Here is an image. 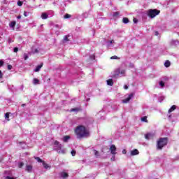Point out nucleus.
Instances as JSON below:
<instances>
[{
  "mask_svg": "<svg viewBox=\"0 0 179 179\" xmlns=\"http://www.w3.org/2000/svg\"><path fill=\"white\" fill-rule=\"evenodd\" d=\"M160 13V10H157V9H150L148 11V16H149V17H151V19H153V17H156V16H157V15H159Z\"/></svg>",
  "mask_w": 179,
  "mask_h": 179,
  "instance_id": "nucleus-3",
  "label": "nucleus"
},
{
  "mask_svg": "<svg viewBox=\"0 0 179 179\" xmlns=\"http://www.w3.org/2000/svg\"><path fill=\"white\" fill-rule=\"evenodd\" d=\"M24 106H26V103L22 104L21 107H24Z\"/></svg>",
  "mask_w": 179,
  "mask_h": 179,
  "instance_id": "nucleus-52",
  "label": "nucleus"
},
{
  "mask_svg": "<svg viewBox=\"0 0 179 179\" xmlns=\"http://www.w3.org/2000/svg\"><path fill=\"white\" fill-rule=\"evenodd\" d=\"M7 68H8V71H10V69H12L13 66H12V65L8 64V65L7 66Z\"/></svg>",
  "mask_w": 179,
  "mask_h": 179,
  "instance_id": "nucleus-38",
  "label": "nucleus"
},
{
  "mask_svg": "<svg viewBox=\"0 0 179 179\" xmlns=\"http://www.w3.org/2000/svg\"><path fill=\"white\" fill-rule=\"evenodd\" d=\"M10 114V113L8 112V113H6L5 114V118L6 120H7L8 121H9V115Z\"/></svg>",
  "mask_w": 179,
  "mask_h": 179,
  "instance_id": "nucleus-26",
  "label": "nucleus"
},
{
  "mask_svg": "<svg viewBox=\"0 0 179 179\" xmlns=\"http://www.w3.org/2000/svg\"><path fill=\"white\" fill-rule=\"evenodd\" d=\"M43 65H44L43 63H41L40 65H38L34 69V72H40V69L43 68Z\"/></svg>",
  "mask_w": 179,
  "mask_h": 179,
  "instance_id": "nucleus-9",
  "label": "nucleus"
},
{
  "mask_svg": "<svg viewBox=\"0 0 179 179\" xmlns=\"http://www.w3.org/2000/svg\"><path fill=\"white\" fill-rule=\"evenodd\" d=\"M17 5H18V6H22L23 5V1H18Z\"/></svg>",
  "mask_w": 179,
  "mask_h": 179,
  "instance_id": "nucleus-35",
  "label": "nucleus"
},
{
  "mask_svg": "<svg viewBox=\"0 0 179 179\" xmlns=\"http://www.w3.org/2000/svg\"><path fill=\"white\" fill-rule=\"evenodd\" d=\"M37 52H38V49H35L34 54H37Z\"/></svg>",
  "mask_w": 179,
  "mask_h": 179,
  "instance_id": "nucleus-48",
  "label": "nucleus"
},
{
  "mask_svg": "<svg viewBox=\"0 0 179 179\" xmlns=\"http://www.w3.org/2000/svg\"><path fill=\"white\" fill-rule=\"evenodd\" d=\"M3 78V74L2 73V71L0 70V79H2Z\"/></svg>",
  "mask_w": 179,
  "mask_h": 179,
  "instance_id": "nucleus-39",
  "label": "nucleus"
},
{
  "mask_svg": "<svg viewBox=\"0 0 179 179\" xmlns=\"http://www.w3.org/2000/svg\"><path fill=\"white\" fill-rule=\"evenodd\" d=\"M54 145H55L56 146L59 145H60V144H59V141H55V143H54Z\"/></svg>",
  "mask_w": 179,
  "mask_h": 179,
  "instance_id": "nucleus-37",
  "label": "nucleus"
},
{
  "mask_svg": "<svg viewBox=\"0 0 179 179\" xmlns=\"http://www.w3.org/2000/svg\"><path fill=\"white\" fill-rule=\"evenodd\" d=\"M33 83H34V85H38V83H40V80H38L37 78H34Z\"/></svg>",
  "mask_w": 179,
  "mask_h": 179,
  "instance_id": "nucleus-20",
  "label": "nucleus"
},
{
  "mask_svg": "<svg viewBox=\"0 0 179 179\" xmlns=\"http://www.w3.org/2000/svg\"><path fill=\"white\" fill-rule=\"evenodd\" d=\"M60 176L62 178H68L69 175L66 172H61Z\"/></svg>",
  "mask_w": 179,
  "mask_h": 179,
  "instance_id": "nucleus-8",
  "label": "nucleus"
},
{
  "mask_svg": "<svg viewBox=\"0 0 179 179\" xmlns=\"http://www.w3.org/2000/svg\"><path fill=\"white\" fill-rule=\"evenodd\" d=\"M145 138L148 141H149V139H153V138H155V134H153L152 133H148V134H145Z\"/></svg>",
  "mask_w": 179,
  "mask_h": 179,
  "instance_id": "nucleus-6",
  "label": "nucleus"
},
{
  "mask_svg": "<svg viewBox=\"0 0 179 179\" xmlns=\"http://www.w3.org/2000/svg\"><path fill=\"white\" fill-rule=\"evenodd\" d=\"M17 19H22V16L18 15V16L17 17Z\"/></svg>",
  "mask_w": 179,
  "mask_h": 179,
  "instance_id": "nucleus-51",
  "label": "nucleus"
},
{
  "mask_svg": "<svg viewBox=\"0 0 179 179\" xmlns=\"http://www.w3.org/2000/svg\"><path fill=\"white\" fill-rule=\"evenodd\" d=\"M69 139H71V136H65L64 138H63V142H68V141H69Z\"/></svg>",
  "mask_w": 179,
  "mask_h": 179,
  "instance_id": "nucleus-17",
  "label": "nucleus"
},
{
  "mask_svg": "<svg viewBox=\"0 0 179 179\" xmlns=\"http://www.w3.org/2000/svg\"><path fill=\"white\" fill-rule=\"evenodd\" d=\"M134 23H138V20H136V18H134Z\"/></svg>",
  "mask_w": 179,
  "mask_h": 179,
  "instance_id": "nucleus-47",
  "label": "nucleus"
},
{
  "mask_svg": "<svg viewBox=\"0 0 179 179\" xmlns=\"http://www.w3.org/2000/svg\"><path fill=\"white\" fill-rule=\"evenodd\" d=\"M94 155L96 156V157H99V156H100V153L99 152V151L94 150Z\"/></svg>",
  "mask_w": 179,
  "mask_h": 179,
  "instance_id": "nucleus-22",
  "label": "nucleus"
},
{
  "mask_svg": "<svg viewBox=\"0 0 179 179\" xmlns=\"http://www.w3.org/2000/svg\"><path fill=\"white\" fill-rule=\"evenodd\" d=\"M159 85L161 86V87H164V82L160 81L159 82Z\"/></svg>",
  "mask_w": 179,
  "mask_h": 179,
  "instance_id": "nucleus-33",
  "label": "nucleus"
},
{
  "mask_svg": "<svg viewBox=\"0 0 179 179\" xmlns=\"http://www.w3.org/2000/svg\"><path fill=\"white\" fill-rule=\"evenodd\" d=\"M72 15H69V14H66L64 15V19H69V17H71Z\"/></svg>",
  "mask_w": 179,
  "mask_h": 179,
  "instance_id": "nucleus-32",
  "label": "nucleus"
},
{
  "mask_svg": "<svg viewBox=\"0 0 179 179\" xmlns=\"http://www.w3.org/2000/svg\"><path fill=\"white\" fill-rule=\"evenodd\" d=\"M134 93H131L129 95V96L127 98H126L125 99H124L122 101L123 103H128V101H129L131 100V99H132V97H134Z\"/></svg>",
  "mask_w": 179,
  "mask_h": 179,
  "instance_id": "nucleus-7",
  "label": "nucleus"
},
{
  "mask_svg": "<svg viewBox=\"0 0 179 179\" xmlns=\"http://www.w3.org/2000/svg\"><path fill=\"white\" fill-rule=\"evenodd\" d=\"M31 170H33V166L27 165L26 171H28V173H31Z\"/></svg>",
  "mask_w": 179,
  "mask_h": 179,
  "instance_id": "nucleus-11",
  "label": "nucleus"
},
{
  "mask_svg": "<svg viewBox=\"0 0 179 179\" xmlns=\"http://www.w3.org/2000/svg\"><path fill=\"white\" fill-rule=\"evenodd\" d=\"M17 51H19V48H14V52H17Z\"/></svg>",
  "mask_w": 179,
  "mask_h": 179,
  "instance_id": "nucleus-42",
  "label": "nucleus"
},
{
  "mask_svg": "<svg viewBox=\"0 0 179 179\" xmlns=\"http://www.w3.org/2000/svg\"><path fill=\"white\" fill-rule=\"evenodd\" d=\"M110 160L112 162H115V155H113L112 157L110 158Z\"/></svg>",
  "mask_w": 179,
  "mask_h": 179,
  "instance_id": "nucleus-34",
  "label": "nucleus"
},
{
  "mask_svg": "<svg viewBox=\"0 0 179 179\" xmlns=\"http://www.w3.org/2000/svg\"><path fill=\"white\" fill-rule=\"evenodd\" d=\"M107 85L108 86H114V82L113 81V79L107 80Z\"/></svg>",
  "mask_w": 179,
  "mask_h": 179,
  "instance_id": "nucleus-12",
  "label": "nucleus"
},
{
  "mask_svg": "<svg viewBox=\"0 0 179 179\" xmlns=\"http://www.w3.org/2000/svg\"><path fill=\"white\" fill-rule=\"evenodd\" d=\"M69 37V35H66L64 36V41H69V39L68 38Z\"/></svg>",
  "mask_w": 179,
  "mask_h": 179,
  "instance_id": "nucleus-28",
  "label": "nucleus"
},
{
  "mask_svg": "<svg viewBox=\"0 0 179 179\" xmlns=\"http://www.w3.org/2000/svg\"><path fill=\"white\" fill-rule=\"evenodd\" d=\"M122 22L124 24H127V23H129V20L127 17H123Z\"/></svg>",
  "mask_w": 179,
  "mask_h": 179,
  "instance_id": "nucleus-19",
  "label": "nucleus"
},
{
  "mask_svg": "<svg viewBox=\"0 0 179 179\" xmlns=\"http://www.w3.org/2000/svg\"><path fill=\"white\" fill-rule=\"evenodd\" d=\"M8 43L10 44V43H13V41H12L10 38H8Z\"/></svg>",
  "mask_w": 179,
  "mask_h": 179,
  "instance_id": "nucleus-43",
  "label": "nucleus"
},
{
  "mask_svg": "<svg viewBox=\"0 0 179 179\" xmlns=\"http://www.w3.org/2000/svg\"><path fill=\"white\" fill-rule=\"evenodd\" d=\"M24 61H27V59H29V56L26 53L24 54Z\"/></svg>",
  "mask_w": 179,
  "mask_h": 179,
  "instance_id": "nucleus-30",
  "label": "nucleus"
},
{
  "mask_svg": "<svg viewBox=\"0 0 179 179\" xmlns=\"http://www.w3.org/2000/svg\"><path fill=\"white\" fill-rule=\"evenodd\" d=\"M55 150L59 153V155H65V149H62V144L57 145Z\"/></svg>",
  "mask_w": 179,
  "mask_h": 179,
  "instance_id": "nucleus-4",
  "label": "nucleus"
},
{
  "mask_svg": "<svg viewBox=\"0 0 179 179\" xmlns=\"http://www.w3.org/2000/svg\"><path fill=\"white\" fill-rule=\"evenodd\" d=\"M141 121H143V122H148V117L144 116V117H141Z\"/></svg>",
  "mask_w": 179,
  "mask_h": 179,
  "instance_id": "nucleus-25",
  "label": "nucleus"
},
{
  "mask_svg": "<svg viewBox=\"0 0 179 179\" xmlns=\"http://www.w3.org/2000/svg\"><path fill=\"white\" fill-rule=\"evenodd\" d=\"M170 65H171V63L170 62V61L166 60L164 63V66H166V68H169L170 67Z\"/></svg>",
  "mask_w": 179,
  "mask_h": 179,
  "instance_id": "nucleus-18",
  "label": "nucleus"
},
{
  "mask_svg": "<svg viewBox=\"0 0 179 179\" xmlns=\"http://www.w3.org/2000/svg\"><path fill=\"white\" fill-rule=\"evenodd\" d=\"M75 132L78 138H87L90 136V133H89V130L86 129V127H85V126H78L76 128Z\"/></svg>",
  "mask_w": 179,
  "mask_h": 179,
  "instance_id": "nucleus-1",
  "label": "nucleus"
},
{
  "mask_svg": "<svg viewBox=\"0 0 179 179\" xmlns=\"http://www.w3.org/2000/svg\"><path fill=\"white\" fill-rule=\"evenodd\" d=\"M24 16L25 17H27V12H26V11L24 12Z\"/></svg>",
  "mask_w": 179,
  "mask_h": 179,
  "instance_id": "nucleus-44",
  "label": "nucleus"
},
{
  "mask_svg": "<svg viewBox=\"0 0 179 179\" xmlns=\"http://www.w3.org/2000/svg\"><path fill=\"white\" fill-rule=\"evenodd\" d=\"M116 72H118V73H120L121 75H124L125 73V70H122L120 71V69H118Z\"/></svg>",
  "mask_w": 179,
  "mask_h": 179,
  "instance_id": "nucleus-23",
  "label": "nucleus"
},
{
  "mask_svg": "<svg viewBox=\"0 0 179 179\" xmlns=\"http://www.w3.org/2000/svg\"><path fill=\"white\" fill-rule=\"evenodd\" d=\"M41 18L43 20L48 19V14L46 13H43L41 15Z\"/></svg>",
  "mask_w": 179,
  "mask_h": 179,
  "instance_id": "nucleus-15",
  "label": "nucleus"
},
{
  "mask_svg": "<svg viewBox=\"0 0 179 179\" xmlns=\"http://www.w3.org/2000/svg\"><path fill=\"white\" fill-rule=\"evenodd\" d=\"M35 159L37 160L38 163H44V161H43V159H41V158L38 157H35Z\"/></svg>",
  "mask_w": 179,
  "mask_h": 179,
  "instance_id": "nucleus-24",
  "label": "nucleus"
},
{
  "mask_svg": "<svg viewBox=\"0 0 179 179\" xmlns=\"http://www.w3.org/2000/svg\"><path fill=\"white\" fill-rule=\"evenodd\" d=\"M111 155H117V147L115 145H112L110 148Z\"/></svg>",
  "mask_w": 179,
  "mask_h": 179,
  "instance_id": "nucleus-5",
  "label": "nucleus"
},
{
  "mask_svg": "<svg viewBox=\"0 0 179 179\" xmlns=\"http://www.w3.org/2000/svg\"><path fill=\"white\" fill-rule=\"evenodd\" d=\"M119 15H120V12H118V11H116L113 13L114 17H117V16H119Z\"/></svg>",
  "mask_w": 179,
  "mask_h": 179,
  "instance_id": "nucleus-27",
  "label": "nucleus"
},
{
  "mask_svg": "<svg viewBox=\"0 0 179 179\" xmlns=\"http://www.w3.org/2000/svg\"><path fill=\"white\" fill-rule=\"evenodd\" d=\"M155 36H159V31H155Z\"/></svg>",
  "mask_w": 179,
  "mask_h": 179,
  "instance_id": "nucleus-50",
  "label": "nucleus"
},
{
  "mask_svg": "<svg viewBox=\"0 0 179 179\" xmlns=\"http://www.w3.org/2000/svg\"><path fill=\"white\" fill-rule=\"evenodd\" d=\"M6 178V179H15V178H13L10 177V176H7Z\"/></svg>",
  "mask_w": 179,
  "mask_h": 179,
  "instance_id": "nucleus-49",
  "label": "nucleus"
},
{
  "mask_svg": "<svg viewBox=\"0 0 179 179\" xmlns=\"http://www.w3.org/2000/svg\"><path fill=\"white\" fill-rule=\"evenodd\" d=\"M124 89H125V90H128V85H124Z\"/></svg>",
  "mask_w": 179,
  "mask_h": 179,
  "instance_id": "nucleus-46",
  "label": "nucleus"
},
{
  "mask_svg": "<svg viewBox=\"0 0 179 179\" xmlns=\"http://www.w3.org/2000/svg\"><path fill=\"white\" fill-rule=\"evenodd\" d=\"M120 73L117 72L113 75V78H118Z\"/></svg>",
  "mask_w": 179,
  "mask_h": 179,
  "instance_id": "nucleus-31",
  "label": "nucleus"
},
{
  "mask_svg": "<svg viewBox=\"0 0 179 179\" xmlns=\"http://www.w3.org/2000/svg\"><path fill=\"white\" fill-rule=\"evenodd\" d=\"M71 155H72V156H75V155H76V151L72 150L71 151Z\"/></svg>",
  "mask_w": 179,
  "mask_h": 179,
  "instance_id": "nucleus-40",
  "label": "nucleus"
},
{
  "mask_svg": "<svg viewBox=\"0 0 179 179\" xmlns=\"http://www.w3.org/2000/svg\"><path fill=\"white\" fill-rule=\"evenodd\" d=\"M110 59H119V58L117 57V56H112L111 57H110Z\"/></svg>",
  "mask_w": 179,
  "mask_h": 179,
  "instance_id": "nucleus-36",
  "label": "nucleus"
},
{
  "mask_svg": "<svg viewBox=\"0 0 179 179\" xmlns=\"http://www.w3.org/2000/svg\"><path fill=\"white\" fill-rule=\"evenodd\" d=\"M176 108H177V106L176 105H173L171 108L168 110V113L170 114V113H173V111H174V110H176Z\"/></svg>",
  "mask_w": 179,
  "mask_h": 179,
  "instance_id": "nucleus-13",
  "label": "nucleus"
},
{
  "mask_svg": "<svg viewBox=\"0 0 179 179\" xmlns=\"http://www.w3.org/2000/svg\"><path fill=\"white\" fill-rule=\"evenodd\" d=\"M1 66H3V61L0 60V68Z\"/></svg>",
  "mask_w": 179,
  "mask_h": 179,
  "instance_id": "nucleus-41",
  "label": "nucleus"
},
{
  "mask_svg": "<svg viewBox=\"0 0 179 179\" xmlns=\"http://www.w3.org/2000/svg\"><path fill=\"white\" fill-rule=\"evenodd\" d=\"M71 113H73L74 111H82V108H71L70 110Z\"/></svg>",
  "mask_w": 179,
  "mask_h": 179,
  "instance_id": "nucleus-16",
  "label": "nucleus"
},
{
  "mask_svg": "<svg viewBox=\"0 0 179 179\" xmlns=\"http://www.w3.org/2000/svg\"><path fill=\"white\" fill-rule=\"evenodd\" d=\"M19 143H20V145H22V143H23V142H20Z\"/></svg>",
  "mask_w": 179,
  "mask_h": 179,
  "instance_id": "nucleus-54",
  "label": "nucleus"
},
{
  "mask_svg": "<svg viewBox=\"0 0 179 179\" xmlns=\"http://www.w3.org/2000/svg\"><path fill=\"white\" fill-rule=\"evenodd\" d=\"M122 153L123 155H127V150H123Z\"/></svg>",
  "mask_w": 179,
  "mask_h": 179,
  "instance_id": "nucleus-45",
  "label": "nucleus"
},
{
  "mask_svg": "<svg viewBox=\"0 0 179 179\" xmlns=\"http://www.w3.org/2000/svg\"><path fill=\"white\" fill-rule=\"evenodd\" d=\"M113 43H114V41H113V40H111V41H110V44H113Z\"/></svg>",
  "mask_w": 179,
  "mask_h": 179,
  "instance_id": "nucleus-53",
  "label": "nucleus"
},
{
  "mask_svg": "<svg viewBox=\"0 0 179 179\" xmlns=\"http://www.w3.org/2000/svg\"><path fill=\"white\" fill-rule=\"evenodd\" d=\"M44 169H50V166L48 165V164L45 163V162L43 161V163H42Z\"/></svg>",
  "mask_w": 179,
  "mask_h": 179,
  "instance_id": "nucleus-21",
  "label": "nucleus"
},
{
  "mask_svg": "<svg viewBox=\"0 0 179 179\" xmlns=\"http://www.w3.org/2000/svg\"><path fill=\"white\" fill-rule=\"evenodd\" d=\"M136 155H139V151L137 149H134L131 152V156H136Z\"/></svg>",
  "mask_w": 179,
  "mask_h": 179,
  "instance_id": "nucleus-10",
  "label": "nucleus"
},
{
  "mask_svg": "<svg viewBox=\"0 0 179 179\" xmlns=\"http://www.w3.org/2000/svg\"><path fill=\"white\" fill-rule=\"evenodd\" d=\"M10 27L11 29H15V27L16 26V21H13L9 24Z\"/></svg>",
  "mask_w": 179,
  "mask_h": 179,
  "instance_id": "nucleus-14",
  "label": "nucleus"
},
{
  "mask_svg": "<svg viewBox=\"0 0 179 179\" xmlns=\"http://www.w3.org/2000/svg\"><path fill=\"white\" fill-rule=\"evenodd\" d=\"M169 143V138L167 137H161L157 141V150H162Z\"/></svg>",
  "mask_w": 179,
  "mask_h": 179,
  "instance_id": "nucleus-2",
  "label": "nucleus"
},
{
  "mask_svg": "<svg viewBox=\"0 0 179 179\" xmlns=\"http://www.w3.org/2000/svg\"><path fill=\"white\" fill-rule=\"evenodd\" d=\"M24 166V163L23 162H20L18 164L19 169H22V167H23Z\"/></svg>",
  "mask_w": 179,
  "mask_h": 179,
  "instance_id": "nucleus-29",
  "label": "nucleus"
}]
</instances>
